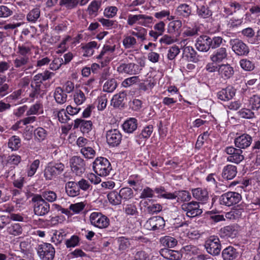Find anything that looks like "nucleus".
<instances>
[{
	"label": "nucleus",
	"mask_w": 260,
	"mask_h": 260,
	"mask_svg": "<svg viewBox=\"0 0 260 260\" xmlns=\"http://www.w3.org/2000/svg\"><path fill=\"white\" fill-rule=\"evenodd\" d=\"M249 104L253 110H258L260 108V97L253 95L249 100Z\"/></svg>",
	"instance_id": "nucleus-60"
},
{
	"label": "nucleus",
	"mask_w": 260,
	"mask_h": 260,
	"mask_svg": "<svg viewBox=\"0 0 260 260\" xmlns=\"http://www.w3.org/2000/svg\"><path fill=\"white\" fill-rule=\"evenodd\" d=\"M71 167L73 173L80 176L85 171V163L84 160L79 156H73L70 161Z\"/></svg>",
	"instance_id": "nucleus-11"
},
{
	"label": "nucleus",
	"mask_w": 260,
	"mask_h": 260,
	"mask_svg": "<svg viewBox=\"0 0 260 260\" xmlns=\"http://www.w3.org/2000/svg\"><path fill=\"white\" fill-rule=\"evenodd\" d=\"M7 233L13 236L21 235L22 233V228L19 223H12L7 228Z\"/></svg>",
	"instance_id": "nucleus-30"
},
{
	"label": "nucleus",
	"mask_w": 260,
	"mask_h": 260,
	"mask_svg": "<svg viewBox=\"0 0 260 260\" xmlns=\"http://www.w3.org/2000/svg\"><path fill=\"white\" fill-rule=\"evenodd\" d=\"M126 93L125 91H122L114 95L111 100V105L115 108L123 107V101L126 99Z\"/></svg>",
	"instance_id": "nucleus-26"
},
{
	"label": "nucleus",
	"mask_w": 260,
	"mask_h": 260,
	"mask_svg": "<svg viewBox=\"0 0 260 260\" xmlns=\"http://www.w3.org/2000/svg\"><path fill=\"white\" fill-rule=\"evenodd\" d=\"M219 75L224 79H229L234 74L233 68L229 64H222L218 66Z\"/></svg>",
	"instance_id": "nucleus-18"
},
{
	"label": "nucleus",
	"mask_w": 260,
	"mask_h": 260,
	"mask_svg": "<svg viewBox=\"0 0 260 260\" xmlns=\"http://www.w3.org/2000/svg\"><path fill=\"white\" fill-rule=\"evenodd\" d=\"M121 200H128L134 197L133 190L129 187H123L119 191Z\"/></svg>",
	"instance_id": "nucleus-38"
},
{
	"label": "nucleus",
	"mask_w": 260,
	"mask_h": 260,
	"mask_svg": "<svg viewBox=\"0 0 260 260\" xmlns=\"http://www.w3.org/2000/svg\"><path fill=\"white\" fill-rule=\"evenodd\" d=\"M233 51L238 55L246 56L249 52L248 46L239 39H232L230 41Z\"/></svg>",
	"instance_id": "nucleus-9"
},
{
	"label": "nucleus",
	"mask_w": 260,
	"mask_h": 260,
	"mask_svg": "<svg viewBox=\"0 0 260 260\" xmlns=\"http://www.w3.org/2000/svg\"><path fill=\"white\" fill-rule=\"evenodd\" d=\"M165 225V221L162 217L153 216L148 219L145 223L144 227L148 230L156 231L162 229Z\"/></svg>",
	"instance_id": "nucleus-12"
},
{
	"label": "nucleus",
	"mask_w": 260,
	"mask_h": 260,
	"mask_svg": "<svg viewBox=\"0 0 260 260\" xmlns=\"http://www.w3.org/2000/svg\"><path fill=\"white\" fill-rule=\"evenodd\" d=\"M162 210V206L159 204H154L148 206L146 207V211L148 213L153 214L157 213Z\"/></svg>",
	"instance_id": "nucleus-58"
},
{
	"label": "nucleus",
	"mask_w": 260,
	"mask_h": 260,
	"mask_svg": "<svg viewBox=\"0 0 260 260\" xmlns=\"http://www.w3.org/2000/svg\"><path fill=\"white\" fill-rule=\"evenodd\" d=\"M228 53L226 49L221 47L216 50L211 56L210 59L214 62H220L227 57Z\"/></svg>",
	"instance_id": "nucleus-21"
},
{
	"label": "nucleus",
	"mask_w": 260,
	"mask_h": 260,
	"mask_svg": "<svg viewBox=\"0 0 260 260\" xmlns=\"http://www.w3.org/2000/svg\"><path fill=\"white\" fill-rule=\"evenodd\" d=\"M182 21L180 20L170 22L168 25V32L170 34H179V30L182 26Z\"/></svg>",
	"instance_id": "nucleus-32"
},
{
	"label": "nucleus",
	"mask_w": 260,
	"mask_h": 260,
	"mask_svg": "<svg viewBox=\"0 0 260 260\" xmlns=\"http://www.w3.org/2000/svg\"><path fill=\"white\" fill-rule=\"evenodd\" d=\"M21 141L18 137L16 136H13L11 137L8 143L9 148L12 149V150H17L20 148L21 146Z\"/></svg>",
	"instance_id": "nucleus-37"
},
{
	"label": "nucleus",
	"mask_w": 260,
	"mask_h": 260,
	"mask_svg": "<svg viewBox=\"0 0 260 260\" xmlns=\"http://www.w3.org/2000/svg\"><path fill=\"white\" fill-rule=\"evenodd\" d=\"M183 54L187 57H190L192 61L197 60L196 56L197 52L191 46H184L183 48Z\"/></svg>",
	"instance_id": "nucleus-44"
},
{
	"label": "nucleus",
	"mask_w": 260,
	"mask_h": 260,
	"mask_svg": "<svg viewBox=\"0 0 260 260\" xmlns=\"http://www.w3.org/2000/svg\"><path fill=\"white\" fill-rule=\"evenodd\" d=\"M37 249L38 254L42 260L53 259L55 254V249L51 244L43 243L39 244Z\"/></svg>",
	"instance_id": "nucleus-4"
},
{
	"label": "nucleus",
	"mask_w": 260,
	"mask_h": 260,
	"mask_svg": "<svg viewBox=\"0 0 260 260\" xmlns=\"http://www.w3.org/2000/svg\"><path fill=\"white\" fill-rule=\"evenodd\" d=\"M42 196V198L44 199V201H47L49 202H53L57 199V195L55 192L51 190H45L42 192L41 194H39Z\"/></svg>",
	"instance_id": "nucleus-42"
},
{
	"label": "nucleus",
	"mask_w": 260,
	"mask_h": 260,
	"mask_svg": "<svg viewBox=\"0 0 260 260\" xmlns=\"http://www.w3.org/2000/svg\"><path fill=\"white\" fill-rule=\"evenodd\" d=\"M66 191L68 196L74 197L80 194V189L76 182L69 181L66 184Z\"/></svg>",
	"instance_id": "nucleus-22"
},
{
	"label": "nucleus",
	"mask_w": 260,
	"mask_h": 260,
	"mask_svg": "<svg viewBox=\"0 0 260 260\" xmlns=\"http://www.w3.org/2000/svg\"><path fill=\"white\" fill-rule=\"evenodd\" d=\"M101 6V3L96 1H92L88 6V11L89 15H93L97 12Z\"/></svg>",
	"instance_id": "nucleus-62"
},
{
	"label": "nucleus",
	"mask_w": 260,
	"mask_h": 260,
	"mask_svg": "<svg viewBox=\"0 0 260 260\" xmlns=\"http://www.w3.org/2000/svg\"><path fill=\"white\" fill-rule=\"evenodd\" d=\"M243 212V210L241 209H234L231 212L227 213L225 215V217L230 219L239 218L242 216Z\"/></svg>",
	"instance_id": "nucleus-63"
},
{
	"label": "nucleus",
	"mask_w": 260,
	"mask_h": 260,
	"mask_svg": "<svg viewBox=\"0 0 260 260\" xmlns=\"http://www.w3.org/2000/svg\"><path fill=\"white\" fill-rule=\"evenodd\" d=\"M89 219L92 225L100 229L108 227L110 223L109 219L101 212H92Z\"/></svg>",
	"instance_id": "nucleus-7"
},
{
	"label": "nucleus",
	"mask_w": 260,
	"mask_h": 260,
	"mask_svg": "<svg viewBox=\"0 0 260 260\" xmlns=\"http://www.w3.org/2000/svg\"><path fill=\"white\" fill-rule=\"evenodd\" d=\"M117 87V83L115 79L108 80L103 86V90L107 92L113 91Z\"/></svg>",
	"instance_id": "nucleus-46"
},
{
	"label": "nucleus",
	"mask_w": 260,
	"mask_h": 260,
	"mask_svg": "<svg viewBox=\"0 0 260 260\" xmlns=\"http://www.w3.org/2000/svg\"><path fill=\"white\" fill-rule=\"evenodd\" d=\"M242 153L241 149H237L232 155H229L227 157V160L237 164H239L244 159V156L241 154Z\"/></svg>",
	"instance_id": "nucleus-35"
},
{
	"label": "nucleus",
	"mask_w": 260,
	"mask_h": 260,
	"mask_svg": "<svg viewBox=\"0 0 260 260\" xmlns=\"http://www.w3.org/2000/svg\"><path fill=\"white\" fill-rule=\"evenodd\" d=\"M92 168L94 172L100 176H107L112 170L109 161L103 157H98L94 160Z\"/></svg>",
	"instance_id": "nucleus-2"
},
{
	"label": "nucleus",
	"mask_w": 260,
	"mask_h": 260,
	"mask_svg": "<svg viewBox=\"0 0 260 260\" xmlns=\"http://www.w3.org/2000/svg\"><path fill=\"white\" fill-rule=\"evenodd\" d=\"M241 199V196L239 193L229 191L222 194L219 201L221 205L231 206L238 203Z\"/></svg>",
	"instance_id": "nucleus-8"
},
{
	"label": "nucleus",
	"mask_w": 260,
	"mask_h": 260,
	"mask_svg": "<svg viewBox=\"0 0 260 260\" xmlns=\"http://www.w3.org/2000/svg\"><path fill=\"white\" fill-rule=\"evenodd\" d=\"M136 31H132V35L136 37L138 39H140L141 41L145 40L147 35V30L142 27H138L135 28Z\"/></svg>",
	"instance_id": "nucleus-36"
},
{
	"label": "nucleus",
	"mask_w": 260,
	"mask_h": 260,
	"mask_svg": "<svg viewBox=\"0 0 260 260\" xmlns=\"http://www.w3.org/2000/svg\"><path fill=\"white\" fill-rule=\"evenodd\" d=\"M181 209L186 212L187 216L192 218L200 215L202 212V209L200 208L199 203L196 201H192L187 203H183Z\"/></svg>",
	"instance_id": "nucleus-6"
},
{
	"label": "nucleus",
	"mask_w": 260,
	"mask_h": 260,
	"mask_svg": "<svg viewBox=\"0 0 260 260\" xmlns=\"http://www.w3.org/2000/svg\"><path fill=\"white\" fill-rule=\"evenodd\" d=\"M176 13L181 17L188 18L191 14V8L186 4H182L176 8Z\"/></svg>",
	"instance_id": "nucleus-27"
},
{
	"label": "nucleus",
	"mask_w": 260,
	"mask_h": 260,
	"mask_svg": "<svg viewBox=\"0 0 260 260\" xmlns=\"http://www.w3.org/2000/svg\"><path fill=\"white\" fill-rule=\"evenodd\" d=\"M205 247L208 253L213 255H218L221 250V244L218 238L210 237L206 241Z\"/></svg>",
	"instance_id": "nucleus-5"
},
{
	"label": "nucleus",
	"mask_w": 260,
	"mask_h": 260,
	"mask_svg": "<svg viewBox=\"0 0 260 260\" xmlns=\"http://www.w3.org/2000/svg\"><path fill=\"white\" fill-rule=\"evenodd\" d=\"M79 0H60L59 5L65 6L68 9H71L75 8Z\"/></svg>",
	"instance_id": "nucleus-55"
},
{
	"label": "nucleus",
	"mask_w": 260,
	"mask_h": 260,
	"mask_svg": "<svg viewBox=\"0 0 260 260\" xmlns=\"http://www.w3.org/2000/svg\"><path fill=\"white\" fill-rule=\"evenodd\" d=\"M176 198L182 202H187L191 200V197L189 192L186 190L176 191Z\"/></svg>",
	"instance_id": "nucleus-47"
},
{
	"label": "nucleus",
	"mask_w": 260,
	"mask_h": 260,
	"mask_svg": "<svg viewBox=\"0 0 260 260\" xmlns=\"http://www.w3.org/2000/svg\"><path fill=\"white\" fill-rule=\"evenodd\" d=\"M124 212L127 215L134 216L138 214L136 206L134 204H128L124 208Z\"/></svg>",
	"instance_id": "nucleus-57"
},
{
	"label": "nucleus",
	"mask_w": 260,
	"mask_h": 260,
	"mask_svg": "<svg viewBox=\"0 0 260 260\" xmlns=\"http://www.w3.org/2000/svg\"><path fill=\"white\" fill-rule=\"evenodd\" d=\"M192 193L193 198L203 202H206L209 198L207 190L202 188L192 189Z\"/></svg>",
	"instance_id": "nucleus-25"
},
{
	"label": "nucleus",
	"mask_w": 260,
	"mask_h": 260,
	"mask_svg": "<svg viewBox=\"0 0 260 260\" xmlns=\"http://www.w3.org/2000/svg\"><path fill=\"white\" fill-rule=\"evenodd\" d=\"M57 117L58 120L63 123H67L70 120H71L66 110H64V109H62L58 112Z\"/></svg>",
	"instance_id": "nucleus-56"
},
{
	"label": "nucleus",
	"mask_w": 260,
	"mask_h": 260,
	"mask_svg": "<svg viewBox=\"0 0 260 260\" xmlns=\"http://www.w3.org/2000/svg\"><path fill=\"white\" fill-rule=\"evenodd\" d=\"M220 232L223 237L234 238L238 233V227L236 224L228 225L221 229Z\"/></svg>",
	"instance_id": "nucleus-19"
},
{
	"label": "nucleus",
	"mask_w": 260,
	"mask_h": 260,
	"mask_svg": "<svg viewBox=\"0 0 260 260\" xmlns=\"http://www.w3.org/2000/svg\"><path fill=\"white\" fill-rule=\"evenodd\" d=\"M252 137L246 134H243L236 138L235 140V144L237 147L244 149L249 147L251 144Z\"/></svg>",
	"instance_id": "nucleus-15"
},
{
	"label": "nucleus",
	"mask_w": 260,
	"mask_h": 260,
	"mask_svg": "<svg viewBox=\"0 0 260 260\" xmlns=\"http://www.w3.org/2000/svg\"><path fill=\"white\" fill-rule=\"evenodd\" d=\"M197 14L199 18L206 19L209 18L212 15V12L207 6L202 5L197 7Z\"/></svg>",
	"instance_id": "nucleus-31"
},
{
	"label": "nucleus",
	"mask_w": 260,
	"mask_h": 260,
	"mask_svg": "<svg viewBox=\"0 0 260 260\" xmlns=\"http://www.w3.org/2000/svg\"><path fill=\"white\" fill-rule=\"evenodd\" d=\"M57 175L58 174L52 166H47L44 170V176L46 180H51Z\"/></svg>",
	"instance_id": "nucleus-52"
},
{
	"label": "nucleus",
	"mask_w": 260,
	"mask_h": 260,
	"mask_svg": "<svg viewBox=\"0 0 260 260\" xmlns=\"http://www.w3.org/2000/svg\"><path fill=\"white\" fill-rule=\"evenodd\" d=\"M199 28L194 26L193 27H187L183 31L182 35L184 37H191L198 36L199 35Z\"/></svg>",
	"instance_id": "nucleus-45"
},
{
	"label": "nucleus",
	"mask_w": 260,
	"mask_h": 260,
	"mask_svg": "<svg viewBox=\"0 0 260 260\" xmlns=\"http://www.w3.org/2000/svg\"><path fill=\"white\" fill-rule=\"evenodd\" d=\"M241 68L245 71H252L254 69V63L247 59H242L240 61Z\"/></svg>",
	"instance_id": "nucleus-48"
},
{
	"label": "nucleus",
	"mask_w": 260,
	"mask_h": 260,
	"mask_svg": "<svg viewBox=\"0 0 260 260\" xmlns=\"http://www.w3.org/2000/svg\"><path fill=\"white\" fill-rule=\"evenodd\" d=\"M239 115L243 118L251 119L255 117L254 113L250 109L243 108L238 112Z\"/></svg>",
	"instance_id": "nucleus-54"
},
{
	"label": "nucleus",
	"mask_w": 260,
	"mask_h": 260,
	"mask_svg": "<svg viewBox=\"0 0 260 260\" xmlns=\"http://www.w3.org/2000/svg\"><path fill=\"white\" fill-rule=\"evenodd\" d=\"M141 70L139 66L134 63H122L117 68V71L119 73L129 75L138 74Z\"/></svg>",
	"instance_id": "nucleus-13"
},
{
	"label": "nucleus",
	"mask_w": 260,
	"mask_h": 260,
	"mask_svg": "<svg viewBox=\"0 0 260 260\" xmlns=\"http://www.w3.org/2000/svg\"><path fill=\"white\" fill-rule=\"evenodd\" d=\"M81 153L87 158H92L95 154V151L90 147H83L80 150Z\"/></svg>",
	"instance_id": "nucleus-53"
},
{
	"label": "nucleus",
	"mask_w": 260,
	"mask_h": 260,
	"mask_svg": "<svg viewBox=\"0 0 260 260\" xmlns=\"http://www.w3.org/2000/svg\"><path fill=\"white\" fill-rule=\"evenodd\" d=\"M237 173V167L233 165H228L223 168L221 175L224 179L232 180L236 177Z\"/></svg>",
	"instance_id": "nucleus-20"
},
{
	"label": "nucleus",
	"mask_w": 260,
	"mask_h": 260,
	"mask_svg": "<svg viewBox=\"0 0 260 260\" xmlns=\"http://www.w3.org/2000/svg\"><path fill=\"white\" fill-rule=\"evenodd\" d=\"M74 100L75 103L77 105H81L86 100L84 93L80 90L75 92L74 95Z\"/></svg>",
	"instance_id": "nucleus-51"
},
{
	"label": "nucleus",
	"mask_w": 260,
	"mask_h": 260,
	"mask_svg": "<svg viewBox=\"0 0 260 260\" xmlns=\"http://www.w3.org/2000/svg\"><path fill=\"white\" fill-rule=\"evenodd\" d=\"M154 196V191L149 187H146L142 190L140 198V199H146L151 198Z\"/></svg>",
	"instance_id": "nucleus-64"
},
{
	"label": "nucleus",
	"mask_w": 260,
	"mask_h": 260,
	"mask_svg": "<svg viewBox=\"0 0 260 260\" xmlns=\"http://www.w3.org/2000/svg\"><path fill=\"white\" fill-rule=\"evenodd\" d=\"M109 202L113 205H118L121 203V199L119 192L111 191L107 195Z\"/></svg>",
	"instance_id": "nucleus-33"
},
{
	"label": "nucleus",
	"mask_w": 260,
	"mask_h": 260,
	"mask_svg": "<svg viewBox=\"0 0 260 260\" xmlns=\"http://www.w3.org/2000/svg\"><path fill=\"white\" fill-rule=\"evenodd\" d=\"M160 255L164 258L170 260H178L180 257V254L177 251L169 249L168 248H162L160 250Z\"/></svg>",
	"instance_id": "nucleus-23"
},
{
	"label": "nucleus",
	"mask_w": 260,
	"mask_h": 260,
	"mask_svg": "<svg viewBox=\"0 0 260 260\" xmlns=\"http://www.w3.org/2000/svg\"><path fill=\"white\" fill-rule=\"evenodd\" d=\"M106 141L111 147L118 146L122 140V135L117 129H112L107 132L106 135Z\"/></svg>",
	"instance_id": "nucleus-10"
},
{
	"label": "nucleus",
	"mask_w": 260,
	"mask_h": 260,
	"mask_svg": "<svg viewBox=\"0 0 260 260\" xmlns=\"http://www.w3.org/2000/svg\"><path fill=\"white\" fill-rule=\"evenodd\" d=\"M235 89L232 87H228L219 91L217 93V96L219 99L226 101L231 100L235 96Z\"/></svg>",
	"instance_id": "nucleus-16"
},
{
	"label": "nucleus",
	"mask_w": 260,
	"mask_h": 260,
	"mask_svg": "<svg viewBox=\"0 0 260 260\" xmlns=\"http://www.w3.org/2000/svg\"><path fill=\"white\" fill-rule=\"evenodd\" d=\"M239 255L237 249L233 246H228L222 251V257L223 260H234Z\"/></svg>",
	"instance_id": "nucleus-17"
},
{
	"label": "nucleus",
	"mask_w": 260,
	"mask_h": 260,
	"mask_svg": "<svg viewBox=\"0 0 260 260\" xmlns=\"http://www.w3.org/2000/svg\"><path fill=\"white\" fill-rule=\"evenodd\" d=\"M34 135L36 138L39 141H43L46 137V131L42 127H39L34 131Z\"/></svg>",
	"instance_id": "nucleus-49"
},
{
	"label": "nucleus",
	"mask_w": 260,
	"mask_h": 260,
	"mask_svg": "<svg viewBox=\"0 0 260 260\" xmlns=\"http://www.w3.org/2000/svg\"><path fill=\"white\" fill-rule=\"evenodd\" d=\"M160 244L165 247L173 248L177 244L176 239L170 236H165L160 239Z\"/></svg>",
	"instance_id": "nucleus-34"
},
{
	"label": "nucleus",
	"mask_w": 260,
	"mask_h": 260,
	"mask_svg": "<svg viewBox=\"0 0 260 260\" xmlns=\"http://www.w3.org/2000/svg\"><path fill=\"white\" fill-rule=\"evenodd\" d=\"M54 97L58 104H63L67 101V95L64 93L61 87H57L55 89Z\"/></svg>",
	"instance_id": "nucleus-28"
},
{
	"label": "nucleus",
	"mask_w": 260,
	"mask_h": 260,
	"mask_svg": "<svg viewBox=\"0 0 260 260\" xmlns=\"http://www.w3.org/2000/svg\"><path fill=\"white\" fill-rule=\"evenodd\" d=\"M122 127L125 132L128 133H133L137 127V120L135 118H131L124 122Z\"/></svg>",
	"instance_id": "nucleus-29"
},
{
	"label": "nucleus",
	"mask_w": 260,
	"mask_h": 260,
	"mask_svg": "<svg viewBox=\"0 0 260 260\" xmlns=\"http://www.w3.org/2000/svg\"><path fill=\"white\" fill-rule=\"evenodd\" d=\"M180 49L179 47L176 45L172 46L168 50L167 55L168 58L169 60L174 59L176 56L179 53Z\"/></svg>",
	"instance_id": "nucleus-61"
},
{
	"label": "nucleus",
	"mask_w": 260,
	"mask_h": 260,
	"mask_svg": "<svg viewBox=\"0 0 260 260\" xmlns=\"http://www.w3.org/2000/svg\"><path fill=\"white\" fill-rule=\"evenodd\" d=\"M34 205L35 214L38 216H44L50 211V205L44 201L39 194H34L31 199Z\"/></svg>",
	"instance_id": "nucleus-3"
},
{
	"label": "nucleus",
	"mask_w": 260,
	"mask_h": 260,
	"mask_svg": "<svg viewBox=\"0 0 260 260\" xmlns=\"http://www.w3.org/2000/svg\"><path fill=\"white\" fill-rule=\"evenodd\" d=\"M122 43L125 48L129 49L134 48L135 46L137 44V41L134 37L129 36L125 37L123 39Z\"/></svg>",
	"instance_id": "nucleus-43"
},
{
	"label": "nucleus",
	"mask_w": 260,
	"mask_h": 260,
	"mask_svg": "<svg viewBox=\"0 0 260 260\" xmlns=\"http://www.w3.org/2000/svg\"><path fill=\"white\" fill-rule=\"evenodd\" d=\"M52 75H54L53 73L47 71L44 73L38 74L35 75L34 77V80L37 81V83L40 84L43 81L49 79Z\"/></svg>",
	"instance_id": "nucleus-39"
},
{
	"label": "nucleus",
	"mask_w": 260,
	"mask_h": 260,
	"mask_svg": "<svg viewBox=\"0 0 260 260\" xmlns=\"http://www.w3.org/2000/svg\"><path fill=\"white\" fill-rule=\"evenodd\" d=\"M29 62V56H18L14 60V66L15 68L24 71L27 69L26 66Z\"/></svg>",
	"instance_id": "nucleus-24"
},
{
	"label": "nucleus",
	"mask_w": 260,
	"mask_h": 260,
	"mask_svg": "<svg viewBox=\"0 0 260 260\" xmlns=\"http://www.w3.org/2000/svg\"><path fill=\"white\" fill-rule=\"evenodd\" d=\"M79 242V238L76 235L72 236L70 239L66 240V245L68 248L74 247L77 246Z\"/></svg>",
	"instance_id": "nucleus-59"
},
{
	"label": "nucleus",
	"mask_w": 260,
	"mask_h": 260,
	"mask_svg": "<svg viewBox=\"0 0 260 260\" xmlns=\"http://www.w3.org/2000/svg\"><path fill=\"white\" fill-rule=\"evenodd\" d=\"M30 53L31 49L29 46L25 44L18 45L17 53L20 55L19 56H29Z\"/></svg>",
	"instance_id": "nucleus-50"
},
{
	"label": "nucleus",
	"mask_w": 260,
	"mask_h": 260,
	"mask_svg": "<svg viewBox=\"0 0 260 260\" xmlns=\"http://www.w3.org/2000/svg\"><path fill=\"white\" fill-rule=\"evenodd\" d=\"M118 244V249L120 251H123L127 249L131 245L129 240L124 237H120L117 238Z\"/></svg>",
	"instance_id": "nucleus-40"
},
{
	"label": "nucleus",
	"mask_w": 260,
	"mask_h": 260,
	"mask_svg": "<svg viewBox=\"0 0 260 260\" xmlns=\"http://www.w3.org/2000/svg\"><path fill=\"white\" fill-rule=\"evenodd\" d=\"M223 39L220 37L211 38L207 35L200 36L196 40V47L198 50L206 52L210 48H218L222 44Z\"/></svg>",
	"instance_id": "nucleus-1"
},
{
	"label": "nucleus",
	"mask_w": 260,
	"mask_h": 260,
	"mask_svg": "<svg viewBox=\"0 0 260 260\" xmlns=\"http://www.w3.org/2000/svg\"><path fill=\"white\" fill-rule=\"evenodd\" d=\"M92 127V122L90 120H86L81 118H77L74 120V129L79 128L83 134H88Z\"/></svg>",
	"instance_id": "nucleus-14"
},
{
	"label": "nucleus",
	"mask_w": 260,
	"mask_h": 260,
	"mask_svg": "<svg viewBox=\"0 0 260 260\" xmlns=\"http://www.w3.org/2000/svg\"><path fill=\"white\" fill-rule=\"evenodd\" d=\"M40 16V10L35 8L29 11L27 15V20L29 22H35Z\"/></svg>",
	"instance_id": "nucleus-41"
}]
</instances>
